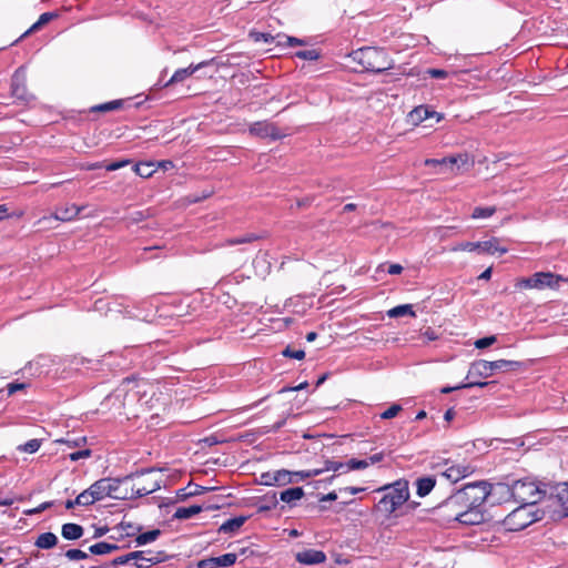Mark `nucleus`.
<instances>
[{
  "label": "nucleus",
  "mask_w": 568,
  "mask_h": 568,
  "mask_svg": "<svg viewBox=\"0 0 568 568\" xmlns=\"http://www.w3.org/2000/svg\"><path fill=\"white\" fill-rule=\"evenodd\" d=\"M382 493V498L375 505V510L383 514L385 518L393 517L409 499V483L407 479H397L394 483L383 485L375 490Z\"/></svg>",
  "instance_id": "f257e3e1"
},
{
  "label": "nucleus",
  "mask_w": 568,
  "mask_h": 568,
  "mask_svg": "<svg viewBox=\"0 0 568 568\" xmlns=\"http://www.w3.org/2000/svg\"><path fill=\"white\" fill-rule=\"evenodd\" d=\"M349 57L368 73L382 74L394 65L393 60L383 48L363 47L353 50Z\"/></svg>",
  "instance_id": "f03ea898"
},
{
  "label": "nucleus",
  "mask_w": 568,
  "mask_h": 568,
  "mask_svg": "<svg viewBox=\"0 0 568 568\" xmlns=\"http://www.w3.org/2000/svg\"><path fill=\"white\" fill-rule=\"evenodd\" d=\"M535 363L534 359L528 361H511V359H497V361H485L477 359L470 363L469 369L466 375V379L471 377L488 378L497 371L503 372H515L520 369H527Z\"/></svg>",
  "instance_id": "7ed1b4c3"
},
{
  "label": "nucleus",
  "mask_w": 568,
  "mask_h": 568,
  "mask_svg": "<svg viewBox=\"0 0 568 568\" xmlns=\"http://www.w3.org/2000/svg\"><path fill=\"white\" fill-rule=\"evenodd\" d=\"M547 487L548 485L546 483L537 481L532 476L523 478L513 477V500L518 504L534 503V506H536L546 497L548 493Z\"/></svg>",
  "instance_id": "20e7f679"
},
{
  "label": "nucleus",
  "mask_w": 568,
  "mask_h": 568,
  "mask_svg": "<svg viewBox=\"0 0 568 568\" xmlns=\"http://www.w3.org/2000/svg\"><path fill=\"white\" fill-rule=\"evenodd\" d=\"M460 496L462 495H459L454 488L447 498L438 505L429 508L428 514L432 515L442 526H450L452 523H456L458 520L463 510L467 507Z\"/></svg>",
  "instance_id": "39448f33"
},
{
  "label": "nucleus",
  "mask_w": 568,
  "mask_h": 568,
  "mask_svg": "<svg viewBox=\"0 0 568 568\" xmlns=\"http://www.w3.org/2000/svg\"><path fill=\"white\" fill-rule=\"evenodd\" d=\"M544 516L545 511L536 508L534 503H524L505 517L503 525L508 531H520L541 520Z\"/></svg>",
  "instance_id": "423d86ee"
},
{
  "label": "nucleus",
  "mask_w": 568,
  "mask_h": 568,
  "mask_svg": "<svg viewBox=\"0 0 568 568\" xmlns=\"http://www.w3.org/2000/svg\"><path fill=\"white\" fill-rule=\"evenodd\" d=\"M212 65H219L217 57L211 58L209 60H203L199 63H191L185 68H180L175 70L172 77L165 83H156L154 88L151 89V91H153L154 89L166 88L172 84L183 82L194 73H199L197 78L212 77V74H207L206 72V69Z\"/></svg>",
  "instance_id": "0eeeda50"
},
{
  "label": "nucleus",
  "mask_w": 568,
  "mask_h": 568,
  "mask_svg": "<svg viewBox=\"0 0 568 568\" xmlns=\"http://www.w3.org/2000/svg\"><path fill=\"white\" fill-rule=\"evenodd\" d=\"M489 487V481L481 479L464 484L459 488H455L467 506H484L488 500V493L486 488Z\"/></svg>",
  "instance_id": "6e6552de"
},
{
  "label": "nucleus",
  "mask_w": 568,
  "mask_h": 568,
  "mask_svg": "<svg viewBox=\"0 0 568 568\" xmlns=\"http://www.w3.org/2000/svg\"><path fill=\"white\" fill-rule=\"evenodd\" d=\"M89 488L93 496L92 500L95 501H100L105 497L118 500H125L128 497V491H125L123 495L118 494L120 490V481L112 477L100 478L95 480Z\"/></svg>",
  "instance_id": "1a4fd4ad"
},
{
  "label": "nucleus",
  "mask_w": 568,
  "mask_h": 568,
  "mask_svg": "<svg viewBox=\"0 0 568 568\" xmlns=\"http://www.w3.org/2000/svg\"><path fill=\"white\" fill-rule=\"evenodd\" d=\"M11 95L19 102L21 105H29L31 102L36 100V97L28 91L27 88V68L26 65H20L11 77L10 83Z\"/></svg>",
  "instance_id": "9d476101"
},
{
  "label": "nucleus",
  "mask_w": 568,
  "mask_h": 568,
  "mask_svg": "<svg viewBox=\"0 0 568 568\" xmlns=\"http://www.w3.org/2000/svg\"><path fill=\"white\" fill-rule=\"evenodd\" d=\"M454 251H464V252H477L478 254H487L494 255L499 253V255L506 254L508 248L499 245V239L493 236L486 241H477V242H460L454 248Z\"/></svg>",
  "instance_id": "9b49d317"
},
{
  "label": "nucleus",
  "mask_w": 568,
  "mask_h": 568,
  "mask_svg": "<svg viewBox=\"0 0 568 568\" xmlns=\"http://www.w3.org/2000/svg\"><path fill=\"white\" fill-rule=\"evenodd\" d=\"M560 281H564V277L552 272H536L528 277L521 278L517 283V286L520 288L537 290H542L546 287L556 288L559 286Z\"/></svg>",
  "instance_id": "f8f14e48"
},
{
  "label": "nucleus",
  "mask_w": 568,
  "mask_h": 568,
  "mask_svg": "<svg viewBox=\"0 0 568 568\" xmlns=\"http://www.w3.org/2000/svg\"><path fill=\"white\" fill-rule=\"evenodd\" d=\"M150 384L143 378H139L136 375H131L123 378L121 383V389L125 392V398L141 400L148 394Z\"/></svg>",
  "instance_id": "ddd939ff"
},
{
  "label": "nucleus",
  "mask_w": 568,
  "mask_h": 568,
  "mask_svg": "<svg viewBox=\"0 0 568 568\" xmlns=\"http://www.w3.org/2000/svg\"><path fill=\"white\" fill-rule=\"evenodd\" d=\"M513 475H508L501 481H497L491 484L489 481V487L486 490L488 493V499L491 498L493 503L501 504L507 500H513L511 485H513Z\"/></svg>",
  "instance_id": "4468645a"
},
{
  "label": "nucleus",
  "mask_w": 568,
  "mask_h": 568,
  "mask_svg": "<svg viewBox=\"0 0 568 568\" xmlns=\"http://www.w3.org/2000/svg\"><path fill=\"white\" fill-rule=\"evenodd\" d=\"M248 132L251 135L261 139L268 138L272 141H278L285 136L275 124L268 123L267 121L253 122L248 126Z\"/></svg>",
  "instance_id": "2eb2a0df"
},
{
  "label": "nucleus",
  "mask_w": 568,
  "mask_h": 568,
  "mask_svg": "<svg viewBox=\"0 0 568 568\" xmlns=\"http://www.w3.org/2000/svg\"><path fill=\"white\" fill-rule=\"evenodd\" d=\"M433 118H435V123H438L444 119V114L433 110L427 104L417 105L408 113V122L413 125H419Z\"/></svg>",
  "instance_id": "dca6fc26"
},
{
  "label": "nucleus",
  "mask_w": 568,
  "mask_h": 568,
  "mask_svg": "<svg viewBox=\"0 0 568 568\" xmlns=\"http://www.w3.org/2000/svg\"><path fill=\"white\" fill-rule=\"evenodd\" d=\"M288 469H277L274 471H264L256 479L258 485L284 487L290 485Z\"/></svg>",
  "instance_id": "f3484780"
},
{
  "label": "nucleus",
  "mask_w": 568,
  "mask_h": 568,
  "mask_svg": "<svg viewBox=\"0 0 568 568\" xmlns=\"http://www.w3.org/2000/svg\"><path fill=\"white\" fill-rule=\"evenodd\" d=\"M485 520L484 506H467L456 523L464 526H476Z\"/></svg>",
  "instance_id": "a211bd4d"
},
{
  "label": "nucleus",
  "mask_w": 568,
  "mask_h": 568,
  "mask_svg": "<svg viewBox=\"0 0 568 568\" xmlns=\"http://www.w3.org/2000/svg\"><path fill=\"white\" fill-rule=\"evenodd\" d=\"M237 560V554L226 552L217 557H210L197 562L199 568H227L233 566Z\"/></svg>",
  "instance_id": "6ab92c4d"
},
{
  "label": "nucleus",
  "mask_w": 568,
  "mask_h": 568,
  "mask_svg": "<svg viewBox=\"0 0 568 568\" xmlns=\"http://www.w3.org/2000/svg\"><path fill=\"white\" fill-rule=\"evenodd\" d=\"M83 209L84 206H78L74 203L59 206L53 214L44 216L43 220L54 219L60 222H70L75 220Z\"/></svg>",
  "instance_id": "aec40b11"
},
{
  "label": "nucleus",
  "mask_w": 568,
  "mask_h": 568,
  "mask_svg": "<svg viewBox=\"0 0 568 568\" xmlns=\"http://www.w3.org/2000/svg\"><path fill=\"white\" fill-rule=\"evenodd\" d=\"M213 509H219V506L211 505V504H207V505L206 504H203V505L193 504L187 507H179L175 510V513L173 514L172 519L173 520H186V519H190V518L199 515L203 510H213Z\"/></svg>",
  "instance_id": "412c9836"
},
{
  "label": "nucleus",
  "mask_w": 568,
  "mask_h": 568,
  "mask_svg": "<svg viewBox=\"0 0 568 568\" xmlns=\"http://www.w3.org/2000/svg\"><path fill=\"white\" fill-rule=\"evenodd\" d=\"M297 562L305 566H314L320 565L326 561V554L323 550L318 549H304L298 551L295 556Z\"/></svg>",
  "instance_id": "4be33fe9"
},
{
  "label": "nucleus",
  "mask_w": 568,
  "mask_h": 568,
  "mask_svg": "<svg viewBox=\"0 0 568 568\" xmlns=\"http://www.w3.org/2000/svg\"><path fill=\"white\" fill-rule=\"evenodd\" d=\"M475 471L471 465H452L446 468L440 475L453 484L470 476Z\"/></svg>",
  "instance_id": "5701e85b"
},
{
  "label": "nucleus",
  "mask_w": 568,
  "mask_h": 568,
  "mask_svg": "<svg viewBox=\"0 0 568 568\" xmlns=\"http://www.w3.org/2000/svg\"><path fill=\"white\" fill-rule=\"evenodd\" d=\"M68 362V367L71 371L78 372L80 374H85L89 371H95L100 365V362L97 359H91L82 356H72Z\"/></svg>",
  "instance_id": "b1692460"
},
{
  "label": "nucleus",
  "mask_w": 568,
  "mask_h": 568,
  "mask_svg": "<svg viewBox=\"0 0 568 568\" xmlns=\"http://www.w3.org/2000/svg\"><path fill=\"white\" fill-rule=\"evenodd\" d=\"M216 489L217 487H205L190 481L185 487L176 490V500L185 501L191 497L200 496L202 494Z\"/></svg>",
  "instance_id": "393cba45"
},
{
  "label": "nucleus",
  "mask_w": 568,
  "mask_h": 568,
  "mask_svg": "<svg viewBox=\"0 0 568 568\" xmlns=\"http://www.w3.org/2000/svg\"><path fill=\"white\" fill-rule=\"evenodd\" d=\"M136 551L142 554V559H138V561L133 562L134 568H149L151 566L165 562L173 558L172 555H168L164 550H159L154 557H145V550ZM148 552H151V550H148Z\"/></svg>",
  "instance_id": "a878e982"
},
{
  "label": "nucleus",
  "mask_w": 568,
  "mask_h": 568,
  "mask_svg": "<svg viewBox=\"0 0 568 568\" xmlns=\"http://www.w3.org/2000/svg\"><path fill=\"white\" fill-rule=\"evenodd\" d=\"M305 496L304 488L301 486L288 487L282 490L278 495V501L287 505L288 508L297 506V501Z\"/></svg>",
  "instance_id": "bb28decb"
},
{
  "label": "nucleus",
  "mask_w": 568,
  "mask_h": 568,
  "mask_svg": "<svg viewBox=\"0 0 568 568\" xmlns=\"http://www.w3.org/2000/svg\"><path fill=\"white\" fill-rule=\"evenodd\" d=\"M437 478L435 475H424L415 479L416 495L419 498L428 496L436 487Z\"/></svg>",
  "instance_id": "cd10ccee"
},
{
  "label": "nucleus",
  "mask_w": 568,
  "mask_h": 568,
  "mask_svg": "<svg viewBox=\"0 0 568 568\" xmlns=\"http://www.w3.org/2000/svg\"><path fill=\"white\" fill-rule=\"evenodd\" d=\"M253 505L256 506L257 513L273 510L278 505L277 493L271 490L263 496L255 497Z\"/></svg>",
  "instance_id": "c85d7f7f"
},
{
  "label": "nucleus",
  "mask_w": 568,
  "mask_h": 568,
  "mask_svg": "<svg viewBox=\"0 0 568 568\" xmlns=\"http://www.w3.org/2000/svg\"><path fill=\"white\" fill-rule=\"evenodd\" d=\"M250 518L251 515L233 516L222 523L217 531L219 534H235Z\"/></svg>",
  "instance_id": "c756f323"
},
{
  "label": "nucleus",
  "mask_w": 568,
  "mask_h": 568,
  "mask_svg": "<svg viewBox=\"0 0 568 568\" xmlns=\"http://www.w3.org/2000/svg\"><path fill=\"white\" fill-rule=\"evenodd\" d=\"M550 495L557 499L565 515L568 516V483H557L555 486L550 487Z\"/></svg>",
  "instance_id": "7c9ffc66"
},
{
  "label": "nucleus",
  "mask_w": 568,
  "mask_h": 568,
  "mask_svg": "<svg viewBox=\"0 0 568 568\" xmlns=\"http://www.w3.org/2000/svg\"><path fill=\"white\" fill-rule=\"evenodd\" d=\"M60 17L59 11H47L40 14L38 20L21 36V38L28 37L34 32L41 30L45 24Z\"/></svg>",
  "instance_id": "2f4dec72"
},
{
  "label": "nucleus",
  "mask_w": 568,
  "mask_h": 568,
  "mask_svg": "<svg viewBox=\"0 0 568 568\" xmlns=\"http://www.w3.org/2000/svg\"><path fill=\"white\" fill-rule=\"evenodd\" d=\"M131 100H133V99L132 98L126 99V100L115 99V100L106 101L103 103H99V104L92 105L89 109V112L90 113H105V112L115 111V110L122 109L124 106L125 102H129Z\"/></svg>",
  "instance_id": "473e14b6"
},
{
  "label": "nucleus",
  "mask_w": 568,
  "mask_h": 568,
  "mask_svg": "<svg viewBox=\"0 0 568 568\" xmlns=\"http://www.w3.org/2000/svg\"><path fill=\"white\" fill-rule=\"evenodd\" d=\"M138 559H142V554L133 550L128 554L118 556L108 562L102 564V567L103 568H119L120 566L128 565L131 561L135 562V561H138Z\"/></svg>",
  "instance_id": "72a5a7b5"
},
{
  "label": "nucleus",
  "mask_w": 568,
  "mask_h": 568,
  "mask_svg": "<svg viewBox=\"0 0 568 568\" xmlns=\"http://www.w3.org/2000/svg\"><path fill=\"white\" fill-rule=\"evenodd\" d=\"M128 547H130V544L125 545V546H120L115 542L111 544V542H106V541H99L89 547V552L94 556H103V555H108V554L118 551L121 548H128Z\"/></svg>",
  "instance_id": "f704fd0d"
},
{
  "label": "nucleus",
  "mask_w": 568,
  "mask_h": 568,
  "mask_svg": "<svg viewBox=\"0 0 568 568\" xmlns=\"http://www.w3.org/2000/svg\"><path fill=\"white\" fill-rule=\"evenodd\" d=\"M84 535V528L77 523H65L61 526V536L65 540H78Z\"/></svg>",
  "instance_id": "c9c22d12"
},
{
  "label": "nucleus",
  "mask_w": 568,
  "mask_h": 568,
  "mask_svg": "<svg viewBox=\"0 0 568 568\" xmlns=\"http://www.w3.org/2000/svg\"><path fill=\"white\" fill-rule=\"evenodd\" d=\"M161 534L162 531L159 528H153L146 531L141 530L135 535L132 542L134 544V547H143L155 541Z\"/></svg>",
  "instance_id": "e433bc0d"
},
{
  "label": "nucleus",
  "mask_w": 568,
  "mask_h": 568,
  "mask_svg": "<svg viewBox=\"0 0 568 568\" xmlns=\"http://www.w3.org/2000/svg\"><path fill=\"white\" fill-rule=\"evenodd\" d=\"M92 499V493L90 488H87L82 493H80L74 499H67L64 503V507L65 509H73L75 506L88 507L95 503V500Z\"/></svg>",
  "instance_id": "4c0bfd02"
},
{
  "label": "nucleus",
  "mask_w": 568,
  "mask_h": 568,
  "mask_svg": "<svg viewBox=\"0 0 568 568\" xmlns=\"http://www.w3.org/2000/svg\"><path fill=\"white\" fill-rule=\"evenodd\" d=\"M58 542L59 539L55 534L51 531H45L37 537L34 546L42 550H50L54 548L58 545Z\"/></svg>",
  "instance_id": "58836bf2"
},
{
  "label": "nucleus",
  "mask_w": 568,
  "mask_h": 568,
  "mask_svg": "<svg viewBox=\"0 0 568 568\" xmlns=\"http://www.w3.org/2000/svg\"><path fill=\"white\" fill-rule=\"evenodd\" d=\"M389 318H398L404 316L416 317V312L412 304H399L387 311Z\"/></svg>",
  "instance_id": "ea45409f"
},
{
  "label": "nucleus",
  "mask_w": 568,
  "mask_h": 568,
  "mask_svg": "<svg viewBox=\"0 0 568 568\" xmlns=\"http://www.w3.org/2000/svg\"><path fill=\"white\" fill-rule=\"evenodd\" d=\"M264 239V234H257V233H245L240 236H233L225 240L226 246H235L241 244H247L252 243L257 240Z\"/></svg>",
  "instance_id": "a19ab883"
},
{
  "label": "nucleus",
  "mask_w": 568,
  "mask_h": 568,
  "mask_svg": "<svg viewBox=\"0 0 568 568\" xmlns=\"http://www.w3.org/2000/svg\"><path fill=\"white\" fill-rule=\"evenodd\" d=\"M133 171L143 179L151 178L155 173V162H138L133 165Z\"/></svg>",
  "instance_id": "79ce46f5"
},
{
  "label": "nucleus",
  "mask_w": 568,
  "mask_h": 568,
  "mask_svg": "<svg viewBox=\"0 0 568 568\" xmlns=\"http://www.w3.org/2000/svg\"><path fill=\"white\" fill-rule=\"evenodd\" d=\"M459 158V155H452L443 159H427L425 160V165L449 166L450 169H453V166L458 163Z\"/></svg>",
  "instance_id": "37998d69"
},
{
  "label": "nucleus",
  "mask_w": 568,
  "mask_h": 568,
  "mask_svg": "<svg viewBox=\"0 0 568 568\" xmlns=\"http://www.w3.org/2000/svg\"><path fill=\"white\" fill-rule=\"evenodd\" d=\"M55 444L59 445H67L70 448L81 447L87 444V437L85 436H77V437H70L69 435L67 437H61L54 440Z\"/></svg>",
  "instance_id": "c03bdc74"
},
{
  "label": "nucleus",
  "mask_w": 568,
  "mask_h": 568,
  "mask_svg": "<svg viewBox=\"0 0 568 568\" xmlns=\"http://www.w3.org/2000/svg\"><path fill=\"white\" fill-rule=\"evenodd\" d=\"M113 529L114 530H124L125 531L124 536L133 537L138 532H140L143 529V527L141 525H134L131 521L122 520Z\"/></svg>",
  "instance_id": "a18cd8bd"
},
{
  "label": "nucleus",
  "mask_w": 568,
  "mask_h": 568,
  "mask_svg": "<svg viewBox=\"0 0 568 568\" xmlns=\"http://www.w3.org/2000/svg\"><path fill=\"white\" fill-rule=\"evenodd\" d=\"M496 206H476L474 207L470 217L474 220L488 219L496 213Z\"/></svg>",
  "instance_id": "49530a36"
},
{
  "label": "nucleus",
  "mask_w": 568,
  "mask_h": 568,
  "mask_svg": "<svg viewBox=\"0 0 568 568\" xmlns=\"http://www.w3.org/2000/svg\"><path fill=\"white\" fill-rule=\"evenodd\" d=\"M42 445V439L33 438L17 447L20 453L36 454Z\"/></svg>",
  "instance_id": "de8ad7c7"
},
{
  "label": "nucleus",
  "mask_w": 568,
  "mask_h": 568,
  "mask_svg": "<svg viewBox=\"0 0 568 568\" xmlns=\"http://www.w3.org/2000/svg\"><path fill=\"white\" fill-rule=\"evenodd\" d=\"M248 36L254 42H263L266 44H271L275 40V37L270 32L251 30Z\"/></svg>",
  "instance_id": "09e8293b"
},
{
  "label": "nucleus",
  "mask_w": 568,
  "mask_h": 568,
  "mask_svg": "<svg viewBox=\"0 0 568 568\" xmlns=\"http://www.w3.org/2000/svg\"><path fill=\"white\" fill-rule=\"evenodd\" d=\"M294 57L301 60L316 61L321 58V51L317 49L297 50Z\"/></svg>",
  "instance_id": "8fccbe9b"
},
{
  "label": "nucleus",
  "mask_w": 568,
  "mask_h": 568,
  "mask_svg": "<svg viewBox=\"0 0 568 568\" xmlns=\"http://www.w3.org/2000/svg\"><path fill=\"white\" fill-rule=\"evenodd\" d=\"M346 471L365 469L369 466V462L365 459L351 458L346 463Z\"/></svg>",
  "instance_id": "3c124183"
},
{
  "label": "nucleus",
  "mask_w": 568,
  "mask_h": 568,
  "mask_svg": "<svg viewBox=\"0 0 568 568\" xmlns=\"http://www.w3.org/2000/svg\"><path fill=\"white\" fill-rule=\"evenodd\" d=\"M154 470H155V468H153V467H150V468H141V469H138V470H135V471H132V473H130V474H128V475H125V476H122V477H115V478H116V480H119V481H120V485H121V484L126 483L128 480H131V479H133V478H135V477L143 476V475L149 474V473H152V471H154Z\"/></svg>",
  "instance_id": "603ef678"
},
{
  "label": "nucleus",
  "mask_w": 568,
  "mask_h": 568,
  "mask_svg": "<svg viewBox=\"0 0 568 568\" xmlns=\"http://www.w3.org/2000/svg\"><path fill=\"white\" fill-rule=\"evenodd\" d=\"M154 470H155V468H153V467H150V468H141V469H138V470H135V471H132V473H130V474H128V475H125V476H122V477H115V478H116V480H119V481H120V485H121V484L126 483L128 480H131V479H133V478H135V477L143 476V475L149 474V473H152V471H154Z\"/></svg>",
  "instance_id": "864d4df0"
},
{
  "label": "nucleus",
  "mask_w": 568,
  "mask_h": 568,
  "mask_svg": "<svg viewBox=\"0 0 568 568\" xmlns=\"http://www.w3.org/2000/svg\"><path fill=\"white\" fill-rule=\"evenodd\" d=\"M154 470H155V468H153V467H150V468H141V469H138V470H135V471H132V473H130V474H128V475H125V476H122V477H115V478H116V480H119V481H120V485H121V484L126 483L128 480H131V479H133V478H135V477L143 476V475L149 474V473H152V471H154Z\"/></svg>",
  "instance_id": "5fc2aeb1"
},
{
  "label": "nucleus",
  "mask_w": 568,
  "mask_h": 568,
  "mask_svg": "<svg viewBox=\"0 0 568 568\" xmlns=\"http://www.w3.org/2000/svg\"><path fill=\"white\" fill-rule=\"evenodd\" d=\"M154 470H155V468H153V467H150V468H141V469H138V470H135V471H132V473H130V474H128V475H125V476H122V477H115V478H116V480H119V481H120V485H121V484L126 483L128 480H131V479H133V478H135V477L143 476V475L149 474V473H152V471H154Z\"/></svg>",
  "instance_id": "6e6d98bb"
},
{
  "label": "nucleus",
  "mask_w": 568,
  "mask_h": 568,
  "mask_svg": "<svg viewBox=\"0 0 568 568\" xmlns=\"http://www.w3.org/2000/svg\"><path fill=\"white\" fill-rule=\"evenodd\" d=\"M496 342H497V336L496 335H487V336L477 338L474 342V346L477 349H485V348L494 345Z\"/></svg>",
  "instance_id": "4d7b16f0"
},
{
  "label": "nucleus",
  "mask_w": 568,
  "mask_h": 568,
  "mask_svg": "<svg viewBox=\"0 0 568 568\" xmlns=\"http://www.w3.org/2000/svg\"><path fill=\"white\" fill-rule=\"evenodd\" d=\"M403 409V406L398 403H393L387 409L379 414L382 419H392L398 415V413Z\"/></svg>",
  "instance_id": "13d9d810"
},
{
  "label": "nucleus",
  "mask_w": 568,
  "mask_h": 568,
  "mask_svg": "<svg viewBox=\"0 0 568 568\" xmlns=\"http://www.w3.org/2000/svg\"><path fill=\"white\" fill-rule=\"evenodd\" d=\"M281 354L284 356V357H287V358H293V359H297V361H301L305 357V351L300 348V349H294L292 348L290 345L286 346L282 352Z\"/></svg>",
  "instance_id": "bf43d9fd"
},
{
  "label": "nucleus",
  "mask_w": 568,
  "mask_h": 568,
  "mask_svg": "<svg viewBox=\"0 0 568 568\" xmlns=\"http://www.w3.org/2000/svg\"><path fill=\"white\" fill-rule=\"evenodd\" d=\"M92 453L93 452L90 448H82V449H78L75 452H72V453L68 454V458L71 462H78L80 459L90 458L92 456Z\"/></svg>",
  "instance_id": "052dcab7"
},
{
  "label": "nucleus",
  "mask_w": 568,
  "mask_h": 568,
  "mask_svg": "<svg viewBox=\"0 0 568 568\" xmlns=\"http://www.w3.org/2000/svg\"><path fill=\"white\" fill-rule=\"evenodd\" d=\"M477 377H471L469 379L464 381L465 389L468 388H485L491 384H495L496 382H485L480 379H476Z\"/></svg>",
  "instance_id": "680f3d73"
},
{
  "label": "nucleus",
  "mask_w": 568,
  "mask_h": 568,
  "mask_svg": "<svg viewBox=\"0 0 568 568\" xmlns=\"http://www.w3.org/2000/svg\"><path fill=\"white\" fill-rule=\"evenodd\" d=\"M64 556L69 559V560H84V559H88L89 558V555L81 550V549H78V548H71V549H68L65 552H64Z\"/></svg>",
  "instance_id": "e2e57ef3"
},
{
  "label": "nucleus",
  "mask_w": 568,
  "mask_h": 568,
  "mask_svg": "<svg viewBox=\"0 0 568 568\" xmlns=\"http://www.w3.org/2000/svg\"><path fill=\"white\" fill-rule=\"evenodd\" d=\"M424 74L438 80H444L448 77V72L439 68H428L425 70Z\"/></svg>",
  "instance_id": "0e129e2a"
},
{
  "label": "nucleus",
  "mask_w": 568,
  "mask_h": 568,
  "mask_svg": "<svg viewBox=\"0 0 568 568\" xmlns=\"http://www.w3.org/2000/svg\"><path fill=\"white\" fill-rule=\"evenodd\" d=\"M53 504H54V501H52V500L43 501L39 506H37L34 508L26 509L23 511V514L27 515V516L37 515V514H40V513L47 510L48 508L52 507Z\"/></svg>",
  "instance_id": "69168bd1"
},
{
  "label": "nucleus",
  "mask_w": 568,
  "mask_h": 568,
  "mask_svg": "<svg viewBox=\"0 0 568 568\" xmlns=\"http://www.w3.org/2000/svg\"><path fill=\"white\" fill-rule=\"evenodd\" d=\"M307 475V470H288V477L291 478L290 484L308 479Z\"/></svg>",
  "instance_id": "338daca9"
},
{
  "label": "nucleus",
  "mask_w": 568,
  "mask_h": 568,
  "mask_svg": "<svg viewBox=\"0 0 568 568\" xmlns=\"http://www.w3.org/2000/svg\"><path fill=\"white\" fill-rule=\"evenodd\" d=\"M27 387H28L27 383H21V382H17V381L11 382L7 385V394H8V396H11V395L16 394L17 392L22 390Z\"/></svg>",
  "instance_id": "774afa93"
}]
</instances>
